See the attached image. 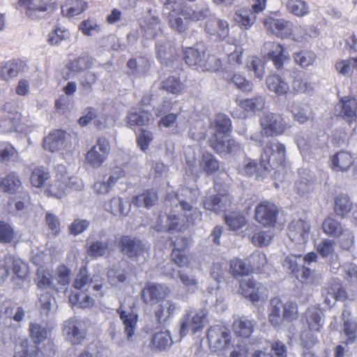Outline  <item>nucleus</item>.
Returning a JSON list of instances; mask_svg holds the SVG:
<instances>
[{"instance_id": "1", "label": "nucleus", "mask_w": 357, "mask_h": 357, "mask_svg": "<svg viewBox=\"0 0 357 357\" xmlns=\"http://www.w3.org/2000/svg\"><path fill=\"white\" fill-rule=\"evenodd\" d=\"M286 148L276 139L268 142L261 154V167L263 174L270 173L273 169L282 165L285 161Z\"/></svg>"}, {"instance_id": "2", "label": "nucleus", "mask_w": 357, "mask_h": 357, "mask_svg": "<svg viewBox=\"0 0 357 357\" xmlns=\"http://www.w3.org/2000/svg\"><path fill=\"white\" fill-rule=\"evenodd\" d=\"M268 319L272 325L278 326L282 318L287 321H292L298 317L297 304L288 301L283 304L279 298L271 300Z\"/></svg>"}, {"instance_id": "3", "label": "nucleus", "mask_w": 357, "mask_h": 357, "mask_svg": "<svg viewBox=\"0 0 357 357\" xmlns=\"http://www.w3.org/2000/svg\"><path fill=\"white\" fill-rule=\"evenodd\" d=\"M321 312L319 308L311 307L305 312V320L309 331L302 333L301 335L302 345L306 347H312L317 342V337L313 332H319L324 325Z\"/></svg>"}, {"instance_id": "4", "label": "nucleus", "mask_w": 357, "mask_h": 357, "mask_svg": "<svg viewBox=\"0 0 357 357\" xmlns=\"http://www.w3.org/2000/svg\"><path fill=\"white\" fill-rule=\"evenodd\" d=\"M63 333L72 344H81L86 336V322L76 317H71L64 321Z\"/></svg>"}, {"instance_id": "5", "label": "nucleus", "mask_w": 357, "mask_h": 357, "mask_svg": "<svg viewBox=\"0 0 357 357\" xmlns=\"http://www.w3.org/2000/svg\"><path fill=\"white\" fill-rule=\"evenodd\" d=\"M119 246L121 252L132 260L144 256L149 252L150 248L146 242L130 236H123L119 240Z\"/></svg>"}, {"instance_id": "6", "label": "nucleus", "mask_w": 357, "mask_h": 357, "mask_svg": "<svg viewBox=\"0 0 357 357\" xmlns=\"http://www.w3.org/2000/svg\"><path fill=\"white\" fill-rule=\"evenodd\" d=\"M110 241L105 229L100 230L96 238L91 235L87 240L86 253L91 259L105 257L109 253Z\"/></svg>"}, {"instance_id": "7", "label": "nucleus", "mask_w": 357, "mask_h": 357, "mask_svg": "<svg viewBox=\"0 0 357 357\" xmlns=\"http://www.w3.org/2000/svg\"><path fill=\"white\" fill-rule=\"evenodd\" d=\"M259 124L266 137L278 136L284 133L286 123L280 114L267 112L259 119Z\"/></svg>"}, {"instance_id": "8", "label": "nucleus", "mask_w": 357, "mask_h": 357, "mask_svg": "<svg viewBox=\"0 0 357 357\" xmlns=\"http://www.w3.org/2000/svg\"><path fill=\"white\" fill-rule=\"evenodd\" d=\"M110 152V146L108 140L105 138H99L86 154V162L91 167L97 169L100 167L107 160Z\"/></svg>"}, {"instance_id": "9", "label": "nucleus", "mask_w": 357, "mask_h": 357, "mask_svg": "<svg viewBox=\"0 0 357 357\" xmlns=\"http://www.w3.org/2000/svg\"><path fill=\"white\" fill-rule=\"evenodd\" d=\"M207 339L211 350L221 351L229 345L231 333L225 326L215 325L208 329Z\"/></svg>"}, {"instance_id": "10", "label": "nucleus", "mask_w": 357, "mask_h": 357, "mask_svg": "<svg viewBox=\"0 0 357 357\" xmlns=\"http://www.w3.org/2000/svg\"><path fill=\"white\" fill-rule=\"evenodd\" d=\"M170 290L163 284L148 282L142 290V299L147 305H155L169 296Z\"/></svg>"}, {"instance_id": "11", "label": "nucleus", "mask_w": 357, "mask_h": 357, "mask_svg": "<svg viewBox=\"0 0 357 357\" xmlns=\"http://www.w3.org/2000/svg\"><path fill=\"white\" fill-rule=\"evenodd\" d=\"M255 220L264 226L273 227L277 221L278 206L269 201H262L257 204L255 211Z\"/></svg>"}, {"instance_id": "12", "label": "nucleus", "mask_w": 357, "mask_h": 357, "mask_svg": "<svg viewBox=\"0 0 357 357\" xmlns=\"http://www.w3.org/2000/svg\"><path fill=\"white\" fill-rule=\"evenodd\" d=\"M266 59L271 60L275 68L281 69L289 61V55L284 47L273 41L266 42L263 49Z\"/></svg>"}, {"instance_id": "13", "label": "nucleus", "mask_w": 357, "mask_h": 357, "mask_svg": "<svg viewBox=\"0 0 357 357\" xmlns=\"http://www.w3.org/2000/svg\"><path fill=\"white\" fill-rule=\"evenodd\" d=\"M188 225L182 215L170 213L167 217L160 215L154 229L158 231L169 232L182 231L187 229Z\"/></svg>"}, {"instance_id": "14", "label": "nucleus", "mask_w": 357, "mask_h": 357, "mask_svg": "<svg viewBox=\"0 0 357 357\" xmlns=\"http://www.w3.org/2000/svg\"><path fill=\"white\" fill-rule=\"evenodd\" d=\"M263 23L268 31L280 38H289L293 33L292 22L284 19L268 17L264 19Z\"/></svg>"}, {"instance_id": "15", "label": "nucleus", "mask_w": 357, "mask_h": 357, "mask_svg": "<svg viewBox=\"0 0 357 357\" xmlns=\"http://www.w3.org/2000/svg\"><path fill=\"white\" fill-rule=\"evenodd\" d=\"M288 236L296 243H304L309 239L310 225L302 219L292 220L288 227Z\"/></svg>"}, {"instance_id": "16", "label": "nucleus", "mask_w": 357, "mask_h": 357, "mask_svg": "<svg viewBox=\"0 0 357 357\" xmlns=\"http://www.w3.org/2000/svg\"><path fill=\"white\" fill-rule=\"evenodd\" d=\"M206 313L203 310L196 312L191 318L188 314L181 319L180 333L185 335L190 331L192 333L202 330L204 328Z\"/></svg>"}, {"instance_id": "17", "label": "nucleus", "mask_w": 357, "mask_h": 357, "mask_svg": "<svg viewBox=\"0 0 357 357\" xmlns=\"http://www.w3.org/2000/svg\"><path fill=\"white\" fill-rule=\"evenodd\" d=\"M230 198L227 193H218L206 196L204 200V208L216 213L225 211L230 204Z\"/></svg>"}, {"instance_id": "18", "label": "nucleus", "mask_w": 357, "mask_h": 357, "mask_svg": "<svg viewBox=\"0 0 357 357\" xmlns=\"http://www.w3.org/2000/svg\"><path fill=\"white\" fill-rule=\"evenodd\" d=\"M300 177L296 181L294 188L296 192L304 195L313 190L316 182V176L308 169H301L299 172Z\"/></svg>"}, {"instance_id": "19", "label": "nucleus", "mask_w": 357, "mask_h": 357, "mask_svg": "<svg viewBox=\"0 0 357 357\" xmlns=\"http://www.w3.org/2000/svg\"><path fill=\"white\" fill-rule=\"evenodd\" d=\"M52 0H19L18 3L26 9L27 16L35 20L40 13L47 10V7Z\"/></svg>"}, {"instance_id": "20", "label": "nucleus", "mask_w": 357, "mask_h": 357, "mask_svg": "<svg viewBox=\"0 0 357 357\" xmlns=\"http://www.w3.org/2000/svg\"><path fill=\"white\" fill-rule=\"evenodd\" d=\"M117 313L123 321L125 333L129 340L135 333L138 321V315L132 310L129 311L125 310L122 305L118 308Z\"/></svg>"}, {"instance_id": "21", "label": "nucleus", "mask_w": 357, "mask_h": 357, "mask_svg": "<svg viewBox=\"0 0 357 357\" xmlns=\"http://www.w3.org/2000/svg\"><path fill=\"white\" fill-rule=\"evenodd\" d=\"M206 48L203 45L197 44L195 47H188L184 52L185 63L192 67L199 69L203 58H204Z\"/></svg>"}, {"instance_id": "22", "label": "nucleus", "mask_w": 357, "mask_h": 357, "mask_svg": "<svg viewBox=\"0 0 357 357\" xmlns=\"http://www.w3.org/2000/svg\"><path fill=\"white\" fill-rule=\"evenodd\" d=\"M127 123L131 128L148 125L152 121L151 113L145 109L134 108L126 116Z\"/></svg>"}, {"instance_id": "23", "label": "nucleus", "mask_w": 357, "mask_h": 357, "mask_svg": "<svg viewBox=\"0 0 357 357\" xmlns=\"http://www.w3.org/2000/svg\"><path fill=\"white\" fill-rule=\"evenodd\" d=\"M66 138V132L61 130H55L44 139V149L51 152L61 150L63 147Z\"/></svg>"}, {"instance_id": "24", "label": "nucleus", "mask_w": 357, "mask_h": 357, "mask_svg": "<svg viewBox=\"0 0 357 357\" xmlns=\"http://www.w3.org/2000/svg\"><path fill=\"white\" fill-rule=\"evenodd\" d=\"M185 9V7L178 9V10L172 11L168 15V22L169 26L178 33L185 31L189 26L190 19H187L185 15L181 14V11Z\"/></svg>"}, {"instance_id": "25", "label": "nucleus", "mask_w": 357, "mask_h": 357, "mask_svg": "<svg viewBox=\"0 0 357 357\" xmlns=\"http://www.w3.org/2000/svg\"><path fill=\"white\" fill-rule=\"evenodd\" d=\"M343 319V331L344 335L347 337V344H351L356 342L357 339V324L351 317V313L349 310H344L342 314Z\"/></svg>"}, {"instance_id": "26", "label": "nucleus", "mask_w": 357, "mask_h": 357, "mask_svg": "<svg viewBox=\"0 0 357 357\" xmlns=\"http://www.w3.org/2000/svg\"><path fill=\"white\" fill-rule=\"evenodd\" d=\"M268 90L278 96L285 95L289 90V86L284 78L278 75H271L266 80Z\"/></svg>"}, {"instance_id": "27", "label": "nucleus", "mask_w": 357, "mask_h": 357, "mask_svg": "<svg viewBox=\"0 0 357 357\" xmlns=\"http://www.w3.org/2000/svg\"><path fill=\"white\" fill-rule=\"evenodd\" d=\"M37 306L43 316L48 317L56 312V301L48 292L40 294L37 302Z\"/></svg>"}, {"instance_id": "28", "label": "nucleus", "mask_w": 357, "mask_h": 357, "mask_svg": "<svg viewBox=\"0 0 357 357\" xmlns=\"http://www.w3.org/2000/svg\"><path fill=\"white\" fill-rule=\"evenodd\" d=\"M342 108L340 116L349 123H352L356 118L357 101L354 98L344 97L341 99Z\"/></svg>"}, {"instance_id": "29", "label": "nucleus", "mask_w": 357, "mask_h": 357, "mask_svg": "<svg viewBox=\"0 0 357 357\" xmlns=\"http://www.w3.org/2000/svg\"><path fill=\"white\" fill-rule=\"evenodd\" d=\"M181 208L183 212V216L188 226L189 225H195L202 220V212L200 210L194 207L189 202L181 200Z\"/></svg>"}, {"instance_id": "30", "label": "nucleus", "mask_w": 357, "mask_h": 357, "mask_svg": "<svg viewBox=\"0 0 357 357\" xmlns=\"http://www.w3.org/2000/svg\"><path fill=\"white\" fill-rule=\"evenodd\" d=\"M178 307L172 301L160 304L155 309V316L160 324H165L169 319L172 318Z\"/></svg>"}, {"instance_id": "31", "label": "nucleus", "mask_w": 357, "mask_h": 357, "mask_svg": "<svg viewBox=\"0 0 357 357\" xmlns=\"http://www.w3.org/2000/svg\"><path fill=\"white\" fill-rule=\"evenodd\" d=\"M206 30L211 35H218L223 40L229 33V24L225 20L213 18L207 22Z\"/></svg>"}, {"instance_id": "32", "label": "nucleus", "mask_w": 357, "mask_h": 357, "mask_svg": "<svg viewBox=\"0 0 357 357\" xmlns=\"http://www.w3.org/2000/svg\"><path fill=\"white\" fill-rule=\"evenodd\" d=\"M35 283L40 289H51L55 291H59V288L54 283L53 275L52 273L43 268L37 270L35 278Z\"/></svg>"}, {"instance_id": "33", "label": "nucleus", "mask_w": 357, "mask_h": 357, "mask_svg": "<svg viewBox=\"0 0 357 357\" xmlns=\"http://www.w3.org/2000/svg\"><path fill=\"white\" fill-rule=\"evenodd\" d=\"M157 57L163 65H168L174 59V48L166 40H158L155 45Z\"/></svg>"}, {"instance_id": "34", "label": "nucleus", "mask_w": 357, "mask_h": 357, "mask_svg": "<svg viewBox=\"0 0 357 357\" xmlns=\"http://www.w3.org/2000/svg\"><path fill=\"white\" fill-rule=\"evenodd\" d=\"M158 201V195L153 190H148L142 194L134 197L132 199V204L137 207H145L149 208Z\"/></svg>"}, {"instance_id": "35", "label": "nucleus", "mask_w": 357, "mask_h": 357, "mask_svg": "<svg viewBox=\"0 0 357 357\" xmlns=\"http://www.w3.org/2000/svg\"><path fill=\"white\" fill-rule=\"evenodd\" d=\"M86 2L82 0H68L61 6V13L67 17H72L83 13L86 8Z\"/></svg>"}, {"instance_id": "36", "label": "nucleus", "mask_w": 357, "mask_h": 357, "mask_svg": "<svg viewBox=\"0 0 357 357\" xmlns=\"http://www.w3.org/2000/svg\"><path fill=\"white\" fill-rule=\"evenodd\" d=\"M185 9L181 11L183 15L186 16L187 19H190V21H199L204 20L210 15L211 10L208 5L204 4L197 7L196 10L192 9L190 6L186 3Z\"/></svg>"}, {"instance_id": "37", "label": "nucleus", "mask_w": 357, "mask_h": 357, "mask_svg": "<svg viewBox=\"0 0 357 357\" xmlns=\"http://www.w3.org/2000/svg\"><path fill=\"white\" fill-rule=\"evenodd\" d=\"M331 162L334 170L344 172L353 164V158L349 153L340 151L333 155Z\"/></svg>"}, {"instance_id": "38", "label": "nucleus", "mask_w": 357, "mask_h": 357, "mask_svg": "<svg viewBox=\"0 0 357 357\" xmlns=\"http://www.w3.org/2000/svg\"><path fill=\"white\" fill-rule=\"evenodd\" d=\"M261 167V161L257 164L255 160L247 159L244 161L243 165L240 168L239 172L243 175L256 174L257 179H264L268 176L270 173L263 174V168Z\"/></svg>"}, {"instance_id": "39", "label": "nucleus", "mask_w": 357, "mask_h": 357, "mask_svg": "<svg viewBox=\"0 0 357 357\" xmlns=\"http://www.w3.org/2000/svg\"><path fill=\"white\" fill-rule=\"evenodd\" d=\"M254 326V321L243 317L235 321L234 331L237 336L248 338L253 333Z\"/></svg>"}, {"instance_id": "40", "label": "nucleus", "mask_w": 357, "mask_h": 357, "mask_svg": "<svg viewBox=\"0 0 357 357\" xmlns=\"http://www.w3.org/2000/svg\"><path fill=\"white\" fill-rule=\"evenodd\" d=\"M199 167L209 175L219 169L220 162L212 153L204 152L199 161Z\"/></svg>"}, {"instance_id": "41", "label": "nucleus", "mask_w": 357, "mask_h": 357, "mask_svg": "<svg viewBox=\"0 0 357 357\" xmlns=\"http://www.w3.org/2000/svg\"><path fill=\"white\" fill-rule=\"evenodd\" d=\"M255 13L252 10L240 9L235 13L234 18L241 28L248 30L256 21Z\"/></svg>"}, {"instance_id": "42", "label": "nucleus", "mask_w": 357, "mask_h": 357, "mask_svg": "<svg viewBox=\"0 0 357 357\" xmlns=\"http://www.w3.org/2000/svg\"><path fill=\"white\" fill-rule=\"evenodd\" d=\"M353 204L348 195H340L335 201V211L342 218H345L352 210Z\"/></svg>"}, {"instance_id": "43", "label": "nucleus", "mask_w": 357, "mask_h": 357, "mask_svg": "<svg viewBox=\"0 0 357 357\" xmlns=\"http://www.w3.org/2000/svg\"><path fill=\"white\" fill-rule=\"evenodd\" d=\"M291 111L294 114V119L301 123L313 118L312 111L308 105H300L294 103L291 106Z\"/></svg>"}, {"instance_id": "44", "label": "nucleus", "mask_w": 357, "mask_h": 357, "mask_svg": "<svg viewBox=\"0 0 357 357\" xmlns=\"http://www.w3.org/2000/svg\"><path fill=\"white\" fill-rule=\"evenodd\" d=\"M342 228L340 222L331 217L325 218L322 223L323 231L327 236L334 238H337L341 234Z\"/></svg>"}, {"instance_id": "45", "label": "nucleus", "mask_w": 357, "mask_h": 357, "mask_svg": "<svg viewBox=\"0 0 357 357\" xmlns=\"http://www.w3.org/2000/svg\"><path fill=\"white\" fill-rule=\"evenodd\" d=\"M225 220L227 225L231 231H238L246 224L245 216L241 213L236 211L227 214Z\"/></svg>"}, {"instance_id": "46", "label": "nucleus", "mask_w": 357, "mask_h": 357, "mask_svg": "<svg viewBox=\"0 0 357 357\" xmlns=\"http://www.w3.org/2000/svg\"><path fill=\"white\" fill-rule=\"evenodd\" d=\"M30 335L36 344H40L47 338L49 330L43 324L31 323L29 326Z\"/></svg>"}, {"instance_id": "47", "label": "nucleus", "mask_w": 357, "mask_h": 357, "mask_svg": "<svg viewBox=\"0 0 357 357\" xmlns=\"http://www.w3.org/2000/svg\"><path fill=\"white\" fill-rule=\"evenodd\" d=\"M144 37L147 39L153 38L160 31V22L156 17H150L141 24Z\"/></svg>"}, {"instance_id": "48", "label": "nucleus", "mask_w": 357, "mask_h": 357, "mask_svg": "<svg viewBox=\"0 0 357 357\" xmlns=\"http://www.w3.org/2000/svg\"><path fill=\"white\" fill-rule=\"evenodd\" d=\"M240 107L247 112H259L265 107V98L257 96L253 98H248L240 102Z\"/></svg>"}, {"instance_id": "49", "label": "nucleus", "mask_w": 357, "mask_h": 357, "mask_svg": "<svg viewBox=\"0 0 357 357\" xmlns=\"http://www.w3.org/2000/svg\"><path fill=\"white\" fill-rule=\"evenodd\" d=\"M105 209L114 215H128L129 210L124 208L122 199L121 197H113L109 202L104 204Z\"/></svg>"}, {"instance_id": "50", "label": "nucleus", "mask_w": 357, "mask_h": 357, "mask_svg": "<svg viewBox=\"0 0 357 357\" xmlns=\"http://www.w3.org/2000/svg\"><path fill=\"white\" fill-rule=\"evenodd\" d=\"M292 88L298 93H310L313 90L311 80L306 76L296 75L292 81Z\"/></svg>"}, {"instance_id": "51", "label": "nucleus", "mask_w": 357, "mask_h": 357, "mask_svg": "<svg viewBox=\"0 0 357 357\" xmlns=\"http://www.w3.org/2000/svg\"><path fill=\"white\" fill-rule=\"evenodd\" d=\"M286 8L289 13L298 17L305 16L309 13V7L303 0H287Z\"/></svg>"}, {"instance_id": "52", "label": "nucleus", "mask_w": 357, "mask_h": 357, "mask_svg": "<svg viewBox=\"0 0 357 357\" xmlns=\"http://www.w3.org/2000/svg\"><path fill=\"white\" fill-rule=\"evenodd\" d=\"M69 31L63 26H56L47 36V42L52 45H59L70 37Z\"/></svg>"}, {"instance_id": "53", "label": "nucleus", "mask_w": 357, "mask_h": 357, "mask_svg": "<svg viewBox=\"0 0 357 357\" xmlns=\"http://www.w3.org/2000/svg\"><path fill=\"white\" fill-rule=\"evenodd\" d=\"M21 185V181L15 174H10L0 182V189L8 193L15 192Z\"/></svg>"}, {"instance_id": "54", "label": "nucleus", "mask_w": 357, "mask_h": 357, "mask_svg": "<svg viewBox=\"0 0 357 357\" xmlns=\"http://www.w3.org/2000/svg\"><path fill=\"white\" fill-rule=\"evenodd\" d=\"M172 341L169 333L167 331L155 333L152 338L151 344L153 347L164 350L172 345Z\"/></svg>"}, {"instance_id": "55", "label": "nucleus", "mask_w": 357, "mask_h": 357, "mask_svg": "<svg viewBox=\"0 0 357 357\" xmlns=\"http://www.w3.org/2000/svg\"><path fill=\"white\" fill-rule=\"evenodd\" d=\"M49 178L48 171L43 167H39L33 170L30 181L33 187L41 188Z\"/></svg>"}, {"instance_id": "56", "label": "nucleus", "mask_w": 357, "mask_h": 357, "mask_svg": "<svg viewBox=\"0 0 357 357\" xmlns=\"http://www.w3.org/2000/svg\"><path fill=\"white\" fill-rule=\"evenodd\" d=\"M335 242L328 238L322 239L317 245L318 253L323 258H334Z\"/></svg>"}, {"instance_id": "57", "label": "nucleus", "mask_w": 357, "mask_h": 357, "mask_svg": "<svg viewBox=\"0 0 357 357\" xmlns=\"http://www.w3.org/2000/svg\"><path fill=\"white\" fill-rule=\"evenodd\" d=\"M21 70V63L9 61L0 68V77L2 79L8 80L17 76Z\"/></svg>"}, {"instance_id": "58", "label": "nucleus", "mask_w": 357, "mask_h": 357, "mask_svg": "<svg viewBox=\"0 0 357 357\" xmlns=\"http://www.w3.org/2000/svg\"><path fill=\"white\" fill-rule=\"evenodd\" d=\"M92 62L87 57H79L70 61L66 68L70 73H80L91 68Z\"/></svg>"}, {"instance_id": "59", "label": "nucleus", "mask_w": 357, "mask_h": 357, "mask_svg": "<svg viewBox=\"0 0 357 357\" xmlns=\"http://www.w3.org/2000/svg\"><path fill=\"white\" fill-rule=\"evenodd\" d=\"M294 58L297 64L301 67L305 68L313 64L315 61L317 56L311 51H301L295 53Z\"/></svg>"}, {"instance_id": "60", "label": "nucleus", "mask_w": 357, "mask_h": 357, "mask_svg": "<svg viewBox=\"0 0 357 357\" xmlns=\"http://www.w3.org/2000/svg\"><path fill=\"white\" fill-rule=\"evenodd\" d=\"M229 270L234 275H248L251 272L249 264L238 258H234L230 261Z\"/></svg>"}, {"instance_id": "61", "label": "nucleus", "mask_w": 357, "mask_h": 357, "mask_svg": "<svg viewBox=\"0 0 357 357\" xmlns=\"http://www.w3.org/2000/svg\"><path fill=\"white\" fill-rule=\"evenodd\" d=\"M69 301L73 305H77L81 308L90 307L94 304V300L83 293L71 294L69 296Z\"/></svg>"}, {"instance_id": "62", "label": "nucleus", "mask_w": 357, "mask_h": 357, "mask_svg": "<svg viewBox=\"0 0 357 357\" xmlns=\"http://www.w3.org/2000/svg\"><path fill=\"white\" fill-rule=\"evenodd\" d=\"M199 191L196 188H182L176 195V199L181 206V200L188 201L192 205L197 203Z\"/></svg>"}, {"instance_id": "63", "label": "nucleus", "mask_w": 357, "mask_h": 357, "mask_svg": "<svg viewBox=\"0 0 357 357\" xmlns=\"http://www.w3.org/2000/svg\"><path fill=\"white\" fill-rule=\"evenodd\" d=\"M99 77L98 75L91 71H87L79 78V84L84 92L89 93L93 91V86Z\"/></svg>"}, {"instance_id": "64", "label": "nucleus", "mask_w": 357, "mask_h": 357, "mask_svg": "<svg viewBox=\"0 0 357 357\" xmlns=\"http://www.w3.org/2000/svg\"><path fill=\"white\" fill-rule=\"evenodd\" d=\"M162 89L174 94H177L184 89L183 84L175 76H169L162 82Z\"/></svg>"}]
</instances>
